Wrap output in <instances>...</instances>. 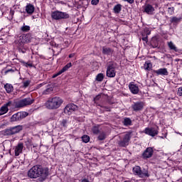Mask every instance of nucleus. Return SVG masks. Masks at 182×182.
<instances>
[{
	"mask_svg": "<svg viewBox=\"0 0 182 182\" xmlns=\"http://www.w3.org/2000/svg\"><path fill=\"white\" fill-rule=\"evenodd\" d=\"M27 176L29 178H38V182H43L49 176V168L36 165L28 171Z\"/></svg>",
	"mask_w": 182,
	"mask_h": 182,
	"instance_id": "1",
	"label": "nucleus"
},
{
	"mask_svg": "<svg viewBox=\"0 0 182 182\" xmlns=\"http://www.w3.org/2000/svg\"><path fill=\"white\" fill-rule=\"evenodd\" d=\"M63 104V100H62V98L59 97H54L48 99L46 102V107L49 110H56V109H59Z\"/></svg>",
	"mask_w": 182,
	"mask_h": 182,
	"instance_id": "2",
	"label": "nucleus"
},
{
	"mask_svg": "<svg viewBox=\"0 0 182 182\" xmlns=\"http://www.w3.org/2000/svg\"><path fill=\"white\" fill-rule=\"evenodd\" d=\"M132 171L135 176H138L140 178H146L150 177V173H149V169L141 168L139 166H136L132 168Z\"/></svg>",
	"mask_w": 182,
	"mask_h": 182,
	"instance_id": "3",
	"label": "nucleus"
},
{
	"mask_svg": "<svg viewBox=\"0 0 182 182\" xmlns=\"http://www.w3.org/2000/svg\"><path fill=\"white\" fill-rule=\"evenodd\" d=\"M22 130H23V127L22 125H17L3 130L2 133L4 136H14L18 134V133L22 132Z\"/></svg>",
	"mask_w": 182,
	"mask_h": 182,
	"instance_id": "4",
	"label": "nucleus"
},
{
	"mask_svg": "<svg viewBox=\"0 0 182 182\" xmlns=\"http://www.w3.org/2000/svg\"><path fill=\"white\" fill-rule=\"evenodd\" d=\"M51 18L55 21H60L61 19H69L70 16L66 12L55 11L51 12Z\"/></svg>",
	"mask_w": 182,
	"mask_h": 182,
	"instance_id": "5",
	"label": "nucleus"
},
{
	"mask_svg": "<svg viewBox=\"0 0 182 182\" xmlns=\"http://www.w3.org/2000/svg\"><path fill=\"white\" fill-rule=\"evenodd\" d=\"M130 139H132V132H128L125 135H124L122 139L117 141L118 146L119 147H127V145L130 141Z\"/></svg>",
	"mask_w": 182,
	"mask_h": 182,
	"instance_id": "6",
	"label": "nucleus"
},
{
	"mask_svg": "<svg viewBox=\"0 0 182 182\" xmlns=\"http://www.w3.org/2000/svg\"><path fill=\"white\" fill-rule=\"evenodd\" d=\"M33 102H35V100L31 99V97L24 98L21 100L17 101L16 107L17 108L25 107V106H29L32 105Z\"/></svg>",
	"mask_w": 182,
	"mask_h": 182,
	"instance_id": "7",
	"label": "nucleus"
},
{
	"mask_svg": "<svg viewBox=\"0 0 182 182\" xmlns=\"http://www.w3.org/2000/svg\"><path fill=\"white\" fill-rule=\"evenodd\" d=\"M28 112H17L12 115L11 117V122H21L22 119H25L28 116Z\"/></svg>",
	"mask_w": 182,
	"mask_h": 182,
	"instance_id": "8",
	"label": "nucleus"
},
{
	"mask_svg": "<svg viewBox=\"0 0 182 182\" xmlns=\"http://www.w3.org/2000/svg\"><path fill=\"white\" fill-rule=\"evenodd\" d=\"M142 133H144L148 136H151V137H155V136H157V134H159V129L154 127H146L144 129Z\"/></svg>",
	"mask_w": 182,
	"mask_h": 182,
	"instance_id": "9",
	"label": "nucleus"
},
{
	"mask_svg": "<svg viewBox=\"0 0 182 182\" xmlns=\"http://www.w3.org/2000/svg\"><path fill=\"white\" fill-rule=\"evenodd\" d=\"M76 110H77V107L76 106V105L68 104L64 108V113L65 114H68V116H70V114H72L73 112H76Z\"/></svg>",
	"mask_w": 182,
	"mask_h": 182,
	"instance_id": "10",
	"label": "nucleus"
},
{
	"mask_svg": "<svg viewBox=\"0 0 182 182\" xmlns=\"http://www.w3.org/2000/svg\"><path fill=\"white\" fill-rule=\"evenodd\" d=\"M131 107L134 112H141L144 109V102L141 101L134 102Z\"/></svg>",
	"mask_w": 182,
	"mask_h": 182,
	"instance_id": "11",
	"label": "nucleus"
},
{
	"mask_svg": "<svg viewBox=\"0 0 182 182\" xmlns=\"http://www.w3.org/2000/svg\"><path fill=\"white\" fill-rule=\"evenodd\" d=\"M107 77H114L116 76V68L114 64H109L107 68Z\"/></svg>",
	"mask_w": 182,
	"mask_h": 182,
	"instance_id": "12",
	"label": "nucleus"
},
{
	"mask_svg": "<svg viewBox=\"0 0 182 182\" xmlns=\"http://www.w3.org/2000/svg\"><path fill=\"white\" fill-rule=\"evenodd\" d=\"M70 68H72V63H68L60 71L53 75V79H55V77H58V76L62 75V73H64V72H66V70H68Z\"/></svg>",
	"mask_w": 182,
	"mask_h": 182,
	"instance_id": "13",
	"label": "nucleus"
},
{
	"mask_svg": "<svg viewBox=\"0 0 182 182\" xmlns=\"http://www.w3.org/2000/svg\"><path fill=\"white\" fill-rule=\"evenodd\" d=\"M143 9L144 12H145V14H147L148 15H153L155 11L154 7H153V6H151V4H146L145 6H144Z\"/></svg>",
	"mask_w": 182,
	"mask_h": 182,
	"instance_id": "14",
	"label": "nucleus"
},
{
	"mask_svg": "<svg viewBox=\"0 0 182 182\" xmlns=\"http://www.w3.org/2000/svg\"><path fill=\"white\" fill-rule=\"evenodd\" d=\"M154 153V151L153 150V148L148 147L143 152L142 156H143L144 159H150V157H151V156H153Z\"/></svg>",
	"mask_w": 182,
	"mask_h": 182,
	"instance_id": "15",
	"label": "nucleus"
},
{
	"mask_svg": "<svg viewBox=\"0 0 182 182\" xmlns=\"http://www.w3.org/2000/svg\"><path fill=\"white\" fill-rule=\"evenodd\" d=\"M154 73L157 75V76H168V71L167 70V68H160L156 70H154Z\"/></svg>",
	"mask_w": 182,
	"mask_h": 182,
	"instance_id": "16",
	"label": "nucleus"
},
{
	"mask_svg": "<svg viewBox=\"0 0 182 182\" xmlns=\"http://www.w3.org/2000/svg\"><path fill=\"white\" fill-rule=\"evenodd\" d=\"M129 89L133 95H137L139 93V86L137 85L134 84L133 82H130L129 85Z\"/></svg>",
	"mask_w": 182,
	"mask_h": 182,
	"instance_id": "17",
	"label": "nucleus"
},
{
	"mask_svg": "<svg viewBox=\"0 0 182 182\" xmlns=\"http://www.w3.org/2000/svg\"><path fill=\"white\" fill-rule=\"evenodd\" d=\"M28 42H30L29 39L28 38V36H21L19 37V39H18L19 46H23V43H28Z\"/></svg>",
	"mask_w": 182,
	"mask_h": 182,
	"instance_id": "18",
	"label": "nucleus"
},
{
	"mask_svg": "<svg viewBox=\"0 0 182 182\" xmlns=\"http://www.w3.org/2000/svg\"><path fill=\"white\" fill-rule=\"evenodd\" d=\"M23 150V144L20 143L17 145L14 150L15 156L18 157L21 153H22V151Z\"/></svg>",
	"mask_w": 182,
	"mask_h": 182,
	"instance_id": "19",
	"label": "nucleus"
},
{
	"mask_svg": "<svg viewBox=\"0 0 182 182\" xmlns=\"http://www.w3.org/2000/svg\"><path fill=\"white\" fill-rule=\"evenodd\" d=\"M113 52H114V50L109 47H102V53L103 55H113Z\"/></svg>",
	"mask_w": 182,
	"mask_h": 182,
	"instance_id": "20",
	"label": "nucleus"
},
{
	"mask_svg": "<svg viewBox=\"0 0 182 182\" xmlns=\"http://www.w3.org/2000/svg\"><path fill=\"white\" fill-rule=\"evenodd\" d=\"M151 32L149 31V29H145L144 32L142 33V41L144 42H146L147 43L149 42V36L148 35H150Z\"/></svg>",
	"mask_w": 182,
	"mask_h": 182,
	"instance_id": "21",
	"label": "nucleus"
},
{
	"mask_svg": "<svg viewBox=\"0 0 182 182\" xmlns=\"http://www.w3.org/2000/svg\"><path fill=\"white\" fill-rule=\"evenodd\" d=\"M26 11L27 14H32L33 12H35V6L33 5L29 4L26 6Z\"/></svg>",
	"mask_w": 182,
	"mask_h": 182,
	"instance_id": "22",
	"label": "nucleus"
},
{
	"mask_svg": "<svg viewBox=\"0 0 182 182\" xmlns=\"http://www.w3.org/2000/svg\"><path fill=\"white\" fill-rule=\"evenodd\" d=\"M4 88L6 89V92H7V93H11V92H13L14 90V86H12L11 84H6L4 85Z\"/></svg>",
	"mask_w": 182,
	"mask_h": 182,
	"instance_id": "23",
	"label": "nucleus"
},
{
	"mask_svg": "<svg viewBox=\"0 0 182 182\" xmlns=\"http://www.w3.org/2000/svg\"><path fill=\"white\" fill-rule=\"evenodd\" d=\"M113 11L114 14H120L122 11V4H117L114 6Z\"/></svg>",
	"mask_w": 182,
	"mask_h": 182,
	"instance_id": "24",
	"label": "nucleus"
},
{
	"mask_svg": "<svg viewBox=\"0 0 182 182\" xmlns=\"http://www.w3.org/2000/svg\"><path fill=\"white\" fill-rule=\"evenodd\" d=\"M18 103L17 102H12V101H9V102H7L6 104V107H16V109H18L16 107V104Z\"/></svg>",
	"mask_w": 182,
	"mask_h": 182,
	"instance_id": "25",
	"label": "nucleus"
},
{
	"mask_svg": "<svg viewBox=\"0 0 182 182\" xmlns=\"http://www.w3.org/2000/svg\"><path fill=\"white\" fill-rule=\"evenodd\" d=\"M168 46L169 49H171V50H175V52H177V47H176V45H174L173 42L171 41L168 42Z\"/></svg>",
	"mask_w": 182,
	"mask_h": 182,
	"instance_id": "26",
	"label": "nucleus"
},
{
	"mask_svg": "<svg viewBox=\"0 0 182 182\" xmlns=\"http://www.w3.org/2000/svg\"><path fill=\"white\" fill-rule=\"evenodd\" d=\"M8 107L4 106L1 107L0 109V116H2V114H5V113H8Z\"/></svg>",
	"mask_w": 182,
	"mask_h": 182,
	"instance_id": "27",
	"label": "nucleus"
},
{
	"mask_svg": "<svg viewBox=\"0 0 182 182\" xmlns=\"http://www.w3.org/2000/svg\"><path fill=\"white\" fill-rule=\"evenodd\" d=\"M103 79H105V75L103 73H99L97 75L95 80H97V82H102Z\"/></svg>",
	"mask_w": 182,
	"mask_h": 182,
	"instance_id": "28",
	"label": "nucleus"
},
{
	"mask_svg": "<svg viewBox=\"0 0 182 182\" xmlns=\"http://www.w3.org/2000/svg\"><path fill=\"white\" fill-rule=\"evenodd\" d=\"M124 126H132V119L130 118H124L123 122Z\"/></svg>",
	"mask_w": 182,
	"mask_h": 182,
	"instance_id": "29",
	"label": "nucleus"
},
{
	"mask_svg": "<svg viewBox=\"0 0 182 182\" xmlns=\"http://www.w3.org/2000/svg\"><path fill=\"white\" fill-rule=\"evenodd\" d=\"M181 21V17L177 18V17H172L171 18V23H178Z\"/></svg>",
	"mask_w": 182,
	"mask_h": 182,
	"instance_id": "30",
	"label": "nucleus"
},
{
	"mask_svg": "<svg viewBox=\"0 0 182 182\" xmlns=\"http://www.w3.org/2000/svg\"><path fill=\"white\" fill-rule=\"evenodd\" d=\"M82 141L84 142V143H89V141H90V137L87 135H83L82 136Z\"/></svg>",
	"mask_w": 182,
	"mask_h": 182,
	"instance_id": "31",
	"label": "nucleus"
},
{
	"mask_svg": "<svg viewBox=\"0 0 182 182\" xmlns=\"http://www.w3.org/2000/svg\"><path fill=\"white\" fill-rule=\"evenodd\" d=\"M51 92H53V88L49 85L48 87L43 91V95H49Z\"/></svg>",
	"mask_w": 182,
	"mask_h": 182,
	"instance_id": "32",
	"label": "nucleus"
},
{
	"mask_svg": "<svg viewBox=\"0 0 182 182\" xmlns=\"http://www.w3.org/2000/svg\"><path fill=\"white\" fill-rule=\"evenodd\" d=\"M21 29L22 32H29V31H31V27L29 26H23Z\"/></svg>",
	"mask_w": 182,
	"mask_h": 182,
	"instance_id": "33",
	"label": "nucleus"
},
{
	"mask_svg": "<svg viewBox=\"0 0 182 182\" xmlns=\"http://www.w3.org/2000/svg\"><path fill=\"white\" fill-rule=\"evenodd\" d=\"M144 68L146 70H150V69H151V63L146 62L145 64H144Z\"/></svg>",
	"mask_w": 182,
	"mask_h": 182,
	"instance_id": "34",
	"label": "nucleus"
},
{
	"mask_svg": "<svg viewBox=\"0 0 182 182\" xmlns=\"http://www.w3.org/2000/svg\"><path fill=\"white\" fill-rule=\"evenodd\" d=\"M92 133H94V134H99L100 133V130H99V127H92Z\"/></svg>",
	"mask_w": 182,
	"mask_h": 182,
	"instance_id": "35",
	"label": "nucleus"
},
{
	"mask_svg": "<svg viewBox=\"0 0 182 182\" xmlns=\"http://www.w3.org/2000/svg\"><path fill=\"white\" fill-rule=\"evenodd\" d=\"M106 139V134L105 132H102L98 136V140H105Z\"/></svg>",
	"mask_w": 182,
	"mask_h": 182,
	"instance_id": "36",
	"label": "nucleus"
},
{
	"mask_svg": "<svg viewBox=\"0 0 182 182\" xmlns=\"http://www.w3.org/2000/svg\"><path fill=\"white\" fill-rule=\"evenodd\" d=\"M15 70H16V68H11V69H9V70H6V71L4 72V74H5V75H7V73H9L10 72H11V73H14V72H15Z\"/></svg>",
	"mask_w": 182,
	"mask_h": 182,
	"instance_id": "37",
	"label": "nucleus"
},
{
	"mask_svg": "<svg viewBox=\"0 0 182 182\" xmlns=\"http://www.w3.org/2000/svg\"><path fill=\"white\" fill-rule=\"evenodd\" d=\"M23 87H28V86H29V85H31V81L30 80H26V81H24L23 82Z\"/></svg>",
	"mask_w": 182,
	"mask_h": 182,
	"instance_id": "38",
	"label": "nucleus"
},
{
	"mask_svg": "<svg viewBox=\"0 0 182 182\" xmlns=\"http://www.w3.org/2000/svg\"><path fill=\"white\" fill-rule=\"evenodd\" d=\"M168 12L170 15H173V14H174V7L168 8Z\"/></svg>",
	"mask_w": 182,
	"mask_h": 182,
	"instance_id": "39",
	"label": "nucleus"
},
{
	"mask_svg": "<svg viewBox=\"0 0 182 182\" xmlns=\"http://www.w3.org/2000/svg\"><path fill=\"white\" fill-rule=\"evenodd\" d=\"M61 124H62V126H63V127H66V124H68V120L63 119Z\"/></svg>",
	"mask_w": 182,
	"mask_h": 182,
	"instance_id": "40",
	"label": "nucleus"
},
{
	"mask_svg": "<svg viewBox=\"0 0 182 182\" xmlns=\"http://www.w3.org/2000/svg\"><path fill=\"white\" fill-rule=\"evenodd\" d=\"M18 51L21 52V53H26V49L20 47V48H18Z\"/></svg>",
	"mask_w": 182,
	"mask_h": 182,
	"instance_id": "41",
	"label": "nucleus"
},
{
	"mask_svg": "<svg viewBox=\"0 0 182 182\" xmlns=\"http://www.w3.org/2000/svg\"><path fill=\"white\" fill-rule=\"evenodd\" d=\"M91 4L92 5H97V4H99V0H92Z\"/></svg>",
	"mask_w": 182,
	"mask_h": 182,
	"instance_id": "42",
	"label": "nucleus"
},
{
	"mask_svg": "<svg viewBox=\"0 0 182 182\" xmlns=\"http://www.w3.org/2000/svg\"><path fill=\"white\" fill-rule=\"evenodd\" d=\"M178 96H182V87H179L178 90Z\"/></svg>",
	"mask_w": 182,
	"mask_h": 182,
	"instance_id": "43",
	"label": "nucleus"
},
{
	"mask_svg": "<svg viewBox=\"0 0 182 182\" xmlns=\"http://www.w3.org/2000/svg\"><path fill=\"white\" fill-rule=\"evenodd\" d=\"M124 2H128V4H134V0H122Z\"/></svg>",
	"mask_w": 182,
	"mask_h": 182,
	"instance_id": "44",
	"label": "nucleus"
},
{
	"mask_svg": "<svg viewBox=\"0 0 182 182\" xmlns=\"http://www.w3.org/2000/svg\"><path fill=\"white\" fill-rule=\"evenodd\" d=\"M100 95H97L95 98H94V100L95 101H97V100H100Z\"/></svg>",
	"mask_w": 182,
	"mask_h": 182,
	"instance_id": "45",
	"label": "nucleus"
},
{
	"mask_svg": "<svg viewBox=\"0 0 182 182\" xmlns=\"http://www.w3.org/2000/svg\"><path fill=\"white\" fill-rule=\"evenodd\" d=\"M73 56H75V53H71V54L69 55L70 58H73Z\"/></svg>",
	"mask_w": 182,
	"mask_h": 182,
	"instance_id": "46",
	"label": "nucleus"
},
{
	"mask_svg": "<svg viewBox=\"0 0 182 182\" xmlns=\"http://www.w3.org/2000/svg\"><path fill=\"white\" fill-rule=\"evenodd\" d=\"M27 65L29 66V68H32V66H33V64L32 63H27Z\"/></svg>",
	"mask_w": 182,
	"mask_h": 182,
	"instance_id": "47",
	"label": "nucleus"
},
{
	"mask_svg": "<svg viewBox=\"0 0 182 182\" xmlns=\"http://www.w3.org/2000/svg\"><path fill=\"white\" fill-rule=\"evenodd\" d=\"M82 182H89V180H87V179H83V180L82 181Z\"/></svg>",
	"mask_w": 182,
	"mask_h": 182,
	"instance_id": "48",
	"label": "nucleus"
},
{
	"mask_svg": "<svg viewBox=\"0 0 182 182\" xmlns=\"http://www.w3.org/2000/svg\"><path fill=\"white\" fill-rule=\"evenodd\" d=\"M107 112H110V108H107Z\"/></svg>",
	"mask_w": 182,
	"mask_h": 182,
	"instance_id": "49",
	"label": "nucleus"
},
{
	"mask_svg": "<svg viewBox=\"0 0 182 182\" xmlns=\"http://www.w3.org/2000/svg\"><path fill=\"white\" fill-rule=\"evenodd\" d=\"M124 182H130V181H124Z\"/></svg>",
	"mask_w": 182,
	"mask_h": 182,
	"instance_id": "50",
	"label": "nucleus"
}]
</instances>
